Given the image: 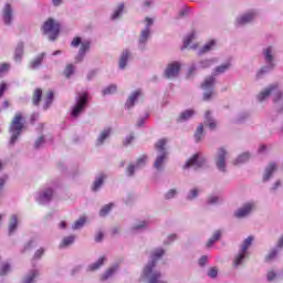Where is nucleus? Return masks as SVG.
<instances>
[{"label":"nucleus","instance_id":"obj_1","mask_svg":"<svg viewBox=\"0 0 283 283\" xmlns=\"http://www.w3.org/2000/svg\"><path fill=\"white\" fill-rule=\"evenodd\" d=\"M165 255V249L163 248H156L150 253V260L148 263L144 266L139 282L143 283H168L167 279L158 270L157 264L158 261Z\"/></svg>","mask_w":283,"mask_h":283},{"label":"nucleus","instance_id":"obj_2","mask_svg":"<svg viewBox=\"0 0 283 283\" xmlns=\"http://www.w3.org/2000/svg\"><path fill=\"white\" fill-rule=\"evenodd\" d=\"M228 70H231V62H226L217 67H214L212 75L206 77L201 84L203 90V101H211V97L216 94L213 87L216 86V76L224 74Z\"/></svg>","mask_w":283,"mask_h":283},{"label":"nucleus","instance_id":"obj_3","mask_svg":"<svg viewBox=\"0 0 283 283\" xmlns=\"http://www.w3.org/2000/svg\"><path fill=\"white\" fill-rule=\"evenodd\" d=\"M269 96H273V101L279 109H283V96H282V90L280 88V85L277 83L270 84L268 87L262 90L256 95V101L259 103H264Z\"/></svg>","mask_w":283,"mask_h":283},{"label":"nucleus","instance_id":"obj_4","mask_svg":"<svg viewBox=\"0 0 283 283\" xmlns=\"http://www.w3.org/2000/svg\"><path fill=\"white\" fill-rule=\"evenodd\" d=\"M277 54V50L275 46H266L263 49V59L265 65L262 66L256 72V80H260L264 76V74H269V72H273L275 70V55Z\"/></svg>","mask_w":283,"mask_h":283},{"label":"nucleus","instance_id":"obj_5","mask_svg":"<svg viewBox=\"0 0 283 283\" xmlns=\"http://www.w3.org/2000/svg\"><path fill=\"white\" fill-rule=\"evenodd\" d=\"M155 149L157 151V156L154 161V169L157 171H163L165 169V164L167 163V158H169V150H167V139H159L155 144Z\"/></svg>","mask_w":283,"mask_h":283},{"label":"nucleus","instance_id":"obj_6","mask_svg":"<svg viewBox=\"0 0 283 283\" xmlns=\"http://www.w3.org/2000/svg\"><path fill=\"white\" fill-rule=\"evenodd\" d=\"M25 125L23 124V114L15 113L10 126H9V145L14 146L17 145V140L21 138V134H23V128Z\"/></svg>","mask_w":283,"mask_h":283},{"label":"nucleus","instance_id":"obj_7","mask_svg":"<svg viewBox=\"0 0 283 283\" xmlns=\"http://www.w3.org/2000/svg\"><path fill=\"white\" fill-rule=\"evenodd\" d=\"M144 25L139 32L138 40H137V48L139 52H146L147 44L149 43V39H151V25H154V19L146 18L144 20Z\"/></svg>","mask_w":283,"mask_h":283},{"label":"nucleus","instance_id":"obj_8","mask_svg":"<svg viewBox=\"0 0 283 283\" xmlns=\"http://www.w3.org/2000/svg\"><path fill=\"white\" fill-rule=\"evenodd\" d=\"M216 63H218V57L200 59L188 66L187 74L188 76H193L199 70H209V67H213Z\"/></svg>","mask_w":283,"mask_h":283},{"label":"nucleus","instance_id":"obj_9","mask_svg":"<svg viewBox=\"0 0 283 283\" xmlns=\"http://www.w3.org/2000/svg\"><path fill=\"white\" fill-rule=\"evenodd\" d=\"M90 96L87 93H78L75 97V104L72 106L71 116L72 118H78L87 107V101Z\"/></svg>","mask_w":283,"mask_h":283},{"label":"nucleus","instance_id":"obj_10","mask_svg":"<svg viewBox=\"0 0 283 283\" xmlns=\"http://www.w3.org/2000/svg\"><path fill=\"white\" fill-rule=\"evenodd\" d=\"M78 53L75 56V63H81V61H83V59H85V54H87V52H90V49L92 48V42L90 40H82L81 38L76 36L72 40L71 42V46L72 48H78Z\"/></svg>","mask_w":283,"mask_h":283},{"label":"nucleus","instance_id":"obj_11","mask_svg":"<svg viewBox=\"0 0 283 283\" xmlns=\"http://www.w3.org/2000/svg\"><path fill=\"white\" fill-rule=\"evenodd\" d=\"M42 32L49 36L50 41H56V38L61 32V24L54 21V19H49L46 22H44Z\"/></svg>","mask_w":283,"mask_h":283},{"label":"nucleus","instance_id":"obj_12","mask_svg":"<svg viewBox=\"0 0 283 283\" xmlns=\"http://www.w3.org/2000/svg\"><path fill=\"white\" fill-rule=\"evenodd\" d=\"M147 165V156L142 155L135 164H129L126 168V176L129 178L134 177V174L138 171L139 169H143Z\"/></svg>","mask_w":283,"mask_h":283},{"label":"nucleus","instance_id":"obj_13","mask_svg":"<svg viewBox=\"0 0 283 283\" xmlns=\"http://www.w3.org/2000/svg\"><path fill=\"white\" fill-rule=\"evenodd\" d=\"M182 67V63L178 61H174L169 63L164 72V76L166 78H176L178 74H180V70Z\"/></svg>","mask_w":283,"mask_h":283},{"label":"nucleus","instance_id":"obj_14","mask_svg":"<svg viewBox=\"0 0 283 283\" xmlns=\"http://www.w3.org/2000/svg\"><path fill=\"white\" fill-rule=\"evenodd\" d=\"M229 156V153L224 148H220L217 151V158H216V166L219 169V171H227V158Z\"/></svg>","mask_w":283,"mask_h":283},{"label":"nucleus","instance_id":"obj_15","mask_svg":"<svg viewBox=\"0 0 283 283\" xmlns=\"http://www.w3.org/2000/svg\"><path fill=\"white\" fill-rule=\"evenodd\" d=\"M253 209H255V202L249 201L234 212V217L240 220H242V218H248V216H251L253 212Z\"/></svg>","mask_w":283,"mask_h":283},{"label":"nucleus","instance_id":"obj_16","mask_svg":"<svg viewBox=\"0 0 283 283\" xmlns=\"http://www.w3.org/2000/svg\"><path fill=\"white\" fill-rule=\"evenodd\" d=\"M53 196L54 189L45 188L36 195L35 200L36 202H39V205H48L49 202L52 201Z\"/></svg>","mask_w":283,"mask_h":283},{"label":"nucleus","instance_id":"obj_17","mask_svg":"<svg viewBox=\"0 0 283 283\" xmlns=\"http://www.w3.org/2000/svg\"><path fill=\"white\" fill-rule=\"evenodd\" d=\"M205 165V159L200 154H195L190 159H188L184 166V169H200Z\"/></svg>","mask_w":283,"mask_h":283},{"label":"nucleus","instance_id":"obj_18","mask_svg":"<svg viewBox=\"0 0 283 283\" xmlns=\"http://www.w3.org/2000/svg\"><path fill=\"white\" fill-rule=\"evenodd\" d=\"M19 224H21V218L19 214H11L8 220V235H14V233L19 231Z\"/></svg>","mask_w":283,"mask_h":283},{"label":"nucleus","instance_id":"obj_19","mask_svg":"<svg viewBox=\"0 0 283 283\" xmlns=\"http://www.w3.org/2000/svg\"><path fill=\"white\" fill-rule=\"evenodd\" d=\"M258 13L255 11H248L237 18V25H247L255 20Z\"/></svg>","mask_w":283,"mask_h":283},{"label":"nucleus","instance_id":"obj_20","mask_svg":"<svg viewBox=\"0 0 283 283\" xmlns=\"http://www.w3.org/2000/svg\"><path fill=\"white\" fill-rule=\"evenodd\" d=\"M279 164L277 161H270L263 171V182H269L273 178V174L277 171Z\"/></svg>","mask_w":283,"mask_h":283},{"label":"nucleus","instance_id":"obj_21","mask_svg":"<svg viewBox=\"0 0 283 283\" xmlns=\"http://www.w3.org/2000/svg\"><path fill=\"white\" fill-rule=\"evenodd\" d=\"M218 48V40L211 39L208 42L205 43L198 51L197 54L198 56H202L205 54H209V52H213Z\"/></svg>","mask_w":283,"mask_h":283},{"label":"nucleus","instance_id":"obj_22","mask_svg":"<svg viewBox=\"0 0 283 283\" xmlns=\"http://www.w3.org/2000/svg\"><path fill=\"white\" fill-rule=\"evenodd\" d=\"M41 275L39 269L33 268L22 277L21 283H36L38 277Z\"/></svg>","mask_w":283,"mask_h":283},{"label":"nucleus","instance_id":"obj_23","mask_svg":"<svg viewBox=\"0 0 283 283\" xmlns=\"http://www.w3.org/2000/svg\"><path fill=\"white\" fill-rule=\"evenodd\" d=\"M12 19H14L12 6L7 3L2 10V21L4 25H12Z\"/></svg>","mask_w":283,"mask_h":283},{"label":"nucleus","instance_id":"obj_24","mask_svg":"<svg viewBox=\"0 0 283 283\" xmlns=\"http://www.w3.org/2000/svg\"><path fill=\"white\" fill-rule=\"evenodd\" d=\"M112 136V127L104 128L97 136L95 140V147H103L105 145V140Z\"/></svg>","mask_w":283,"mask_h":283},{"label":"nucleus","instance_id":"obj_25","mask_svg":"<svg viewBox=\"0 0 283 283\" xmlns=\"http://www.w3.org/2000/svg\"><path fill=\"white\" fill-rule=\"evenodd\" d=\"M247 260H249V253L239 250L233 259V269H240V266H242Z\"/></svg>","mask_w":283,"mask_h":283},{"label":"nucleus","instance_id":"obj_26","mask_svg":"<svg viewBox=\"0 0 283 283\" xmlns=\"http://www.w3.org/2000/svg\"><path fill=\"white\" fill-rule=\"evenodd\" d=\"M129 59H132V51H129V49H124L119 56V62H118L119 70H125V67H127V63L129 62Z\"/></svg>","mask_w":283,"mask_h":283},{"label":"nucleus","instance_id":"obj_27","mask_svg":"<svg viewBox=\"0 0 283 283\" xmlns=\"http://www.w3.org/2000/svg\"><path fill=\"white\" fill-rule=\"evenodd\" d=\"M196 116V111L195 109H185L179 114L177 117V123H187V120H191V117Z\"/></svg>","mask_w":283,"mask_h":283},{"label":"nucleus","instance_id":"obj_28","mask_svg":"<svg viewBox=\"0 0 283 283\" xmlns=\"http://www.w3.org/2000/svg\"><path fill=\"white\" fill-rule=\"evenodd\" d=\"M123 12H125V3H119L113 9L111 21H118L123 17Z\"/></svg>","mask_w":283,"mask_h":283},{"label":"nucleus","instance_id":"obj_29","mask_svg":"<svg viewBox=\"0 0 283 283\" xmlns=\"http://www.w3.org/2000/svg\"><path fill=\"white\" fill-rule=\"evenodd\" d=\"M107 178L106 174H99L95 177V180L93 182L92 191H98L101 187H103L105 179Z\"/></svg>","mask_w":283,"mask_h":283},{"label":"nucleus","instance_id":"obj_30","mask_svg":"<svg viewBox=\"0 0 283 283\" xmlns=\"http://www.w3.org/2000/svg\"><path fill=\"white\" fill-rule=\"evenodd\" d=\"M140 96V91H135L130 94V96H128L126 103H125V107L126 109H132V107H134V105H136V101H138Z\"/></svg>","mask_w":283,"mask_h":283},{"label":"nucleus","instance_id":"obj_31","mask_svg":"<svg viewBox=\"0 0 283 283\" xmlns=\"http://www.w3.org/2000/svg\"><path fill=\"white\" fill-rule=\"evenodd\" d=\"M118 271V264H114L111 266L103 275H102V282H105L109 280L111 277H114L116 275V272Z\"/></svg>","mask_w":283,"mask_h":283},{"label":"nucleus","instance_id":"obj_32","mask_svg":"<svg viewBox=\"0 0 283 283\" xmlns=\"http://www.w3.org/2000/svg\"><path fill=\"white\" fill-rule=\"evenodd\" d=\"M105 262H107V258L101 256L96 262L87 266V271H98V269H101V266H103Z\"/></svg>","mask_w":283,"mask_h":283},{"label":"nucleus","instance_id":"obj_33","mask_svg":"<svg viewBox=\"0 0 283 283\" xmlns=\"http://www.w3.org/2000/svg\"><path fill=\"white\" fill-rule=\"evenodd\" d=\"M222 238V231L217 230L213 232L212 237L208 240L206 247L207 249H211L216 242H218Z\"/></svg>","mask_w":283,"mask_h":283},{"label":"nucleus","instance_id":"obj_34","mask_svg":"<svg viewBox=\"0 0 283 283\" xmlns=\"http://www.w3.org/2000/svg\"><path fill=\"white\" fill-rule=\"evenodd\" d=\"M198 36V32L196 30H191L187 35L186 38L184 39V46L182 49L185 48H189L191 45V41L193 39H196Z\"/></svg>","mask_w":283,"mask_h":283},{"label":"nucleus","instance_id":"obj_35","mask_svg":"<svg viewBox=\"0 0 283 283\" xmlns=\"http://www.w3.org/2000/svg\"><path fill=\"white\" fill-rule=\"evenodd\" d=\"M75 240H76V237L74 235L64 237L60 243V249H67V247H72Z\"/></svg>","mask_w":283,"mask_h":283},{"label":"nucleus","instance_id":"obj_36","mask_svg":"<svg viewBox=\"0 0 283 283\" xmlns=\"http://www.w3.org/2000/svg\"><path fill=\"white\" fill-rule=\"evenodd\" d=\"M45 57V53H41L38 55L33 61L30 63L31 70H39L41 67V64L43 63V59Z\"/></svg>","mask_w":283,"mask_h":283},{"label":"nucleus","instance_id":"obj_37","mask_svg":"<svg viewBox=\"0 0 283 283\" xmlns=\"http://www.w3.org/2000/svg\"><path fill=\"white\" fill-rule=\"evenodd\" d=\"M23 48H24L23 42H19L17 44V48L14 51V61H17L18 63H21V59H23Z\"/></svg>","mask_w":283,"mask_h":283},{"label":"nucleus","instance_id":"obj_38","mask_svg":"<svg viewBox=\"0 0 283 283\" xmlns=\"http://www.w3.org/2000/svg\"><path fill=\"white\" fill-rule=\"evenodd\" d=\"M250 158H251V153L249 151L242 153L235 158L234 165H244V163H249Z\"/></svg>","mask_w":283,"mask_h":283},{"label":"nucleus","instance_id":"obj_39","mask_svg":"<svg viewBox=\"0 0 283 283\" xmlns=\"http://www.w3.org/2000/svg\"><path fill=\"white\" fill-rule=\"evenodd\" d=\"M251 244H253V237H248L241 243L239 251H241L243 253H249V249L251 248Z\"/></svg>","mask_w":283,"mask_h":283},{"label":"nucleus","instance_id":"obj_40","mask_svg":"<svg viewBox=\"0 0 283 283\" xmlns=\"http://www.w3.org/2000/svg\"><path fill=\"white\" fill-rule=\"evenodd\" d=\"M205 125L206 127H209V129L216 128V120H213V117H211V111H208L205 115Z\"/></svg>","mask_w":283,"mask_h":283},{"label":"nucleus","instance_id":"obj_41","mask_svg":"<svg viewBox=\"0 0 283 283\" xmlns=\"http://www.w3.org/2000/svg\"><path fill=\"white\" fill-rule=\"evenodd\" d=\"M202 192V190L200 188H191L187 196L186 199L187 200H196V198H198V196H200V193Z\"/></svg>","mask_w":283,"mask_h":283},{"label":"nucleus","instance_id":"obj_42","mask_svg":"<svg viewBox=\"0 0 283 283\" xmlns=\"http://www.w3.org/2000/svg\"><path fill=\"white\" fill-rule=\"evenodd\" d=\"M12 271V265L8 262H4L0 266V277H6Z\"/></svg>","mask_w":283,"mask_h":283},{"label":"nucleus","instance_id":"obj_43","mask_svg":"<svg viewBox=\"0 0 283 283\" xmlns=\"http://www.w3.org/2000/svg\"><path fill=\"white\" fill-rule=\"evenodd\" d=\"M85 222H87V219L85 217H81L72 226L73 231H78V230L83 229V227H85Z\"/></svg>","mask_w":283,"mask_h":283},{"label":"nucleus","instance_id":"obj_44","mask_svg":"<svg viewBox=\"0 0 283 283\" xmlns=\"http://www.w3.org/2000/svg\"><path fill=\"white\" fill-rule=\"evenodd\" d=\"M205 136V126L200 124L195 133L196 143H200Z\"/></svg>","mask_w":283,"mask_h":283},{"label":"nucleus","instance_id":"obj_45","mask_svg":"<svg viewBox=\"0 0 283 283\" xmlns=\"http://www.w3.org/2000/svg\"><path fill=\"white\" fill-rule=\"evenodd\" d=\"M281 249L280 248H274L272 249L268 255L265 256V262H272V260H275V258H277L279 253H280Z\"/></svg>","mask_w":283,"mask_h":283},{"label":"nucleus","instance_id":"obj_46","mask_svg":"<svg viewBox=\"0 0 283 283\" xmlns=\"http://www.w3.org/2000/svg\"><path fill=\"white\" fill-rule=\"evenodd\" d=\"M41 98H43V91L41 88H36L33 94V105H39V103H41Z\"/></svg>","mask_w":283,"mask_h":283},{"label":"nucleus","instance_id":"obj_47","mask_svg":"<svg viewBox=\"0 0 283 283\" xmlns=\"http://www.w3.org/2000/svg\"><path fill=\"white\" fill-rule=\"evenodd\" d=\"M118 87L115 84H111L102 91L103 96H109V94H116Z\"/></svg>","mask_w":283,"mask_h":283},{"label":"nucleus","instance_id":"obj_48","mask_svg":"<svg viewBox=\"0 0 283 283\" xmlns=\"http://www.w3.org/2000/svg\"><path fill=\"white\" fill-rule=\"evenodd\" d=\"M112 209H114V203H108L102 207V209L99 210V216L101 218H105L106 216H108L109 211H112Z\"/></svg>","mask_w":283,"mask_h":283},{"label":"nucleus","instance_id":"obj_49","mask_svg":"<svg viewBox=\"0 0 283 283\" xmlns=\"http://www.w3.org/2000/svg\"><path fill=\"white\" fill-rule=\"evenodd\" d=\"M52 101H54V93L50 91L45 97L43 109H50V105H52Z\"/></svg>","mask_w":283,"mask_h":283},{"label":"nucleus","instance_id":"obj_50","mask_svg":"<svg viewBox=\"0 0 283 283\" xmlns=\"http://www.w3.org/2000/svg\"><path fill=\"white\" fill-rule=\"evenodd\" d=\"M176 196H178V189L172 188V189H169V190L165 193V199H166V200H174V198H176Z\"/></svg>","mask_w":283,"mask_h":283},{"label":"nucleus","instance_id":"obj_51","mask_svg":"<svg viewBox=\"0 0 283 283\" xmlns=\"http://www.w3.org/2000/svg\"><path fill=\"white\" fill-rule=\"evenodd\" d=\"M147 229V221H138L133 226V231H143Z\"/></svg>","mask_w":283,"mask_h":283},{"label":"nucleus","instance_id":"obj_52","mask_svg":"<svg viewBox=\"0 0 283 283\" xmlns=\"http://www.w3.org/2000/svg\"><path fill=\"white\" fill-rule=\"evenodd\" d=\"M72 74H74V65L69 64V65H66V67L64 70V75L66 76V78H70V76H72Z\"/></svg>","mask_w":283,"mask_h":283},{"label":"nucleus","instance_id":"obj_53","mask_svg":"<svg viewBox=\"0 0 283 283\" xmlns=\"http://www.w3.org/2000/svg\"><path fill=\"white\" fill-rule=\"evenodd\" d=\"M43 145H45V137H44V136H41V137H39V138L35 140L34 148H35V149H41V147H43Z\"/></svg>","mask_w":283,"mask_h":283},{"label":"nucleus","instance_id":"obj_54","mask_svg":"<svg viewBox=\"0 0 283 283\" xmlns=\"http://www.w3.org/2000/svg\"><path fill=\"white\" fill-rule=\"evenodd\" d=\"M3 164L0 161V169H2ZM6 182H8V177L6 175H3L2 177H0V191L3 189V187H6Z\"/></svg>","mask_w":283,"mask_h":283},{"label":"nucleus","instance_id":"obj_55","mask_svg":"<svg viewBox=\"0 0 283 283\" xmlns=\"http://www.w3.org/2000/svg\"><path fill=\"white\" fill-rule=\"evenodd\" d=\"M220 202V197L218 196H210L208 198V205H218Z\"/></svg>","mask_w":283,"mask_h":283},{"label":"nucleus","instance_id":"obj_56","mask_svg":"<svg viewBox=\"0 0 283 283\" xmlns=\"http://www.w3.org/2000/svg\"><path fill=\"white\" fill-rule=\"evenodd\" d=\"M43 253H45V249L41 248L34 253V260H41L43 258Z\"/></svg>","mask_w":283,"mask_h":283},{"label":"nucleus","instance_id":"obj_57","mask_svg":"<svg viewBox=\"0 0 283 283\" xmlns=\"http://www.w3.org/2000/svg\"><path fill=\"white\" fill-rule=\"evenodd\" d=\"M9 70H10V64L8 63L0 64V76L1 74H6V72H8Z\"/></svg>","mask_w":283,"mask_h":283},{"label":"nucleus","instance_id":"obj_58","mask_svg":"<svg viewBox=\"0 0 283 283\" xmlns=\"http://www.w3.org/2000/svg\"><path fill=\"white\" fill-rule=\"evenodd\" d=\"M208 276L209 277H218V268H211L209 271H208Z\"/></svg>","mask_w":283,"mask_h":283},{"label":"nucleus","instance_id":"obj_59","mask_svg":"<svg viewBox=\"0 0 283 283\" xmlns=\"http://www.w3.org/2000/svg\"><path fill=\"white\" fill-rule=\"evenodd\" d=\"M275 277H277V273H275V271L271 270L268 272V282H273Z\"/></svg>","mask_w":283,"mask_h":283},{"label":"nucleus","instance_id":"obj_60","mask_svg":"<svg viewBox=\"0 0 283 283\" xmlns=\"http://www.w3.org/2000/svg\"><path fill=\"white\" fill-rule=\"evenodd\" d=\"M178 238L176 234L168 235L167 240L164 241V244H171V242H175V240Z\"/></svg>","mask_w":283,"mask_h":283},{"label":"nucleus","instance_id":"obj_61","mask_svg":"<svg viewBox=\"0 0 283 283\" xmlns=\"http://www.w3.org/2000/svg\"><path fill=\"white\" fill-rule=\"evenodd\" d=\"M178 238L176 234L168 235L167 240L164 241V244H171V242H175V240Z\"/></svg>","mask_w":283,"mask_h":283},{"label":"nucleus","instance_id":"obj_62","mask_svg":"<svg viewBox=\"0 0 283 283\" xmlns=\"http://www.w3.org/2000/svg\"><path fill=\"white\" fill-rule=\"evenodd\" d=\"M208 261H209V256L208 255H202L199 259V266H206Z\"/></svg>","mask_w":283,"mask_h":283},{"label":"nucleus","instance_id":"obj_63","mask_svg":"<svg viewBox=\"0 0 283 283\" xmlns=\"http://www.w3.org/2000/svg\"><path fill=\"white\" fill-rule=\"evenodd\" d=\"M134 143V135L126 136L124 139V145L127 147V145H132Z\"/></svg>","mask_w":283,"mask_h":283},{"label":"nucleus","instance_id":"obj_64","mask_svg":"<svg viewBox=\"0 0 283 283\" xmlns=\"http://www.w3.org/2000/svg\"><path fill=\"white\" fill-rule=\"evenodd\" d=\"M82 270L83 265H75L71 271V275H76V273H81Z\"/></svg>","mask_w":283,"mask_h":283}]
</instances>
